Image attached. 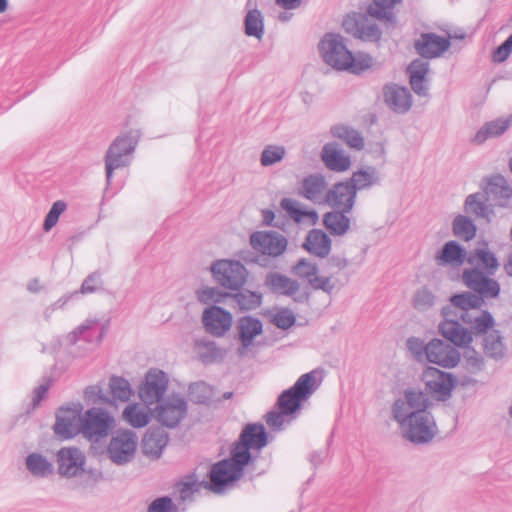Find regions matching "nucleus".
I'll return each mask as SVG.
<instances>
[{
	"label": "nucleus",
	"instance_id": "60",
	"mask_svg": "<svg viewBox=\"0 0 512 512\" xmlns=\"http://www.w3.org/2000/svg\"><path fill=\"white\" fill-rule=\"evenodd\" d=\"M101 276L98 273L90 274L83 281L79 293L90 294L96 292L101 286Z\"/></svg>",
	"mask_w": 512,
	"mask_h": 512
},
{
	"label": "nucleus",
	"instance_id": "5",
	"mask_svg": "<svg viewBox=\"0 0 512 512\" xmlns=\"http://www.w3.org/2000/svg\"><path fill=\"white\" fill-rule=\"evenodd\" d=\"M319 381L317 380V372L311 371L301 375L295 384L285 390L278 398L279 409L284 413L291 415L296 412L302 402L317 390Z\"/></svg>",
	"mask_w": 512,
	"mask_h": 512
},
{
	"label": "nucleus",
	"instance_id": "25",
	"mask_svg": "<svg viewBox=\"0 0 512 512\" xmlns=\"http://www.w3.org/2000/svg\"><path fill=\"white\" fill-rule=\"evenodd\" d=\"M468 258L466 249L456 241H448L435 254V262L438 266L458 268Z\"/></svg>",
	"mask_w": 512,
	"mask_h": 512
},
{
	"label": "nucleus",
	"instance_id": "55",
	"mask_svg": "<svg viewBox=\"0 0 512 512\" xmlns=\"http://www.w3.org/2000/svg\"><path fill=\"white\" fill-rule=\"evenodd\" d=\"M356 35L366 41H377L381 32L375 23L361 21L356 24Z\"/></svg>",
	"mask_w": 512,
	"mask_h": 512
},
{
	"label": "nucleus",
	"instance_id": "1",
	"mask_svg": "<svg viewBox=\"0 0 512 512\" xmlns=\"http://www.w3.org/2000/svg\"><path fill=\"white\" fill-rule=\"evenodd\" d=\"M431 402L423 391L409 388L396 398L391 407L393 420L401 435L412 443L426 444L438 433Z\"/></svg>",
	"mask_w": 512,
	"mask_h": 512
},
{
	"label": "nucleus",
	"instance_id": "52",
	"mask_svg": "<svg viewBox=\"0 0 512 512\" xmlns=\"http://www.w3.org/2000/svg\"><path fill=\"white\" fill-rule=\"evenodd\" d=\"M286 155V149L280 145L266 146L260 157V163L264 167L272 166L283 160Z\"/></svg>",
	"mask_w": 512,
	"mask_h": 512
},
{
	"label": "nucleus",
	"instance_id": "20",
	"mask_svg": "<svg viewBox=\"0 0 512 512\" xmlns=\"http://www.w3.org/2000/svg\"><path fill=\"white\" fill-rule=\"evenodd\" d=\"M425 356L430 363L444 368H453L460 361V353L440 339H432L425 346Z\"/></svg>",
	"mask_w": 512,
	"mask_h": 512
},
{
	"label": "nucleus",
	"instance_id": "16",
	"mask_svg": "<svg viewBox=\"0 0 512 512\" xmlns=\"http://www.w3.org/2000/svg\"><path fill=\"white\" fill-rule=\"evenodd\" d=\"M231 459L222 460L212 466L210 471V481L212 489L220 492L223 487L229 483L239 479L242 475L243 468L248 463H240L234 457V450L231 453Z\"/></svg>",
	"mask_w": 512,
	"mask_h": 512
},
{
	"label": "nucleus",
	"instance_id": "43",
	"mask_svg": "<svg viewBox=\"0 0 512 512\" xmlns=\"http://www.w3.org/2000/svg\"><path fill=\"white\" fill-rule=\"evenodd\" d=\"M333 137L345 142L351 149L360 151L364 148L365 142L361 133L346 125H335L331 128Z\"/></svg>",
	"mask_w": 512,
	"mask_h": 512
},
{
	"label": "nucleus",
	"instance_id": "14",
	"mask_svg": "<svg viewBox=\"0 0 512 512\" xmlns=\"http://www.w3.org/2000/svg\"><path fill=\"white\" fill-rule=\"evenodd\" d=\"M156 420L168 428L177 427L187 415V402L180 395H170L156 404Z\"/></svg>",
	"mask_w": 512,
	"mask_h": 512
},
{
	"label": "nucleus",
	"instance_id": "36",
	"mask_svg": "<svg viewBox=\"0 0 512 512\" xmlns=\"http://www.w3.org/2000/svg\"><path fill=\"white\" fill-rule=\"evenodd\" d=\"M486 194L491 195L500 207H508L512 198V187L501 176H494L489 179L486 188Z\"/></svg>",
	"mask_w": 512,
	"mask_h": 512
},
{
	"label": "nucleus",
	"instance_id": "61",
	"mask_svg": "<svg viewBox=\"0 0 512 512\" xmlns=\"http://www.w3.org/2000/svg\"><path fill=\"white\" fill-rule=\"evenodd\" d=\"M84 396L87 402L91 404L109 401L108 397L102 393V389L97 385L87 387L84 391Z\"/></svg>",
	"mask_w": 512,
	"mask_h": 512
},
{
	"label": "nucleus",
	"instance_id": "21",
	"mask_svg": "<svg viewBox=\"0 0 512 512\" xmlns=\"http://www.w3.org/2000/svg\"><path fill=\"white\" fill-rule=\"evenodd\" d=\"M262 331L263 325L258 318L251 316L239 318L236 324V339L240 343L237 348L238 355L244 356L254 346L255 338L261 335Z\"/></svg>",
	"mask_w": 512,
	"mask_h": 512
},
{
	"label": "nucleus",
	"instance_id": "27",
	"mask_svg": "<svg viewBox=\"0 0 512 512\" xmlns=\"http://www.w3.org/2000/svg\"><path fill=\"white\" fill-rule=\"evenodd\" d=\"M385 103L396 113L407 112L412 105L409 90L396 84L386 85L383 90Z\"/></svg>",
	"mask_w": 512,
	"mask_h": 512
},
{
	"label": "nucleus",
	"instance_id": "15",
	"mask_svg": "<svg viewBox=\"0 0 512 512\" xmlns=\"http://www.w3.org/2000/svg\"><path fill=\"white\" fill-rule=\"evenodd\" d=\"M267 443L266 432L261 424H249L243 430L239 442L233 448L234 457L240 463L251 459L250 449H261Z\"/></svg>",
	"mask_w": 512,
	"mask_h": 512
},
{
	"label": "nucleus",
	"instance_id": "63",
	"mask_svg": "<svg viewBox=\"0 0 512 512\" xmlns=\"http://www.w3.org/2000/svg\"><path fill=\"white\" fill-rule=\"evenodd\" d=\"M51 387V381L49 379H44L32 393V405L33 408H36L40 405L41 401L46 397L48 390Z\"/></svg>",
	"mask_w": 512,
	"mask_h": 512
},
{
	"label": "nucleus",
	"instance_id": "49",
	"mask_svg": "<svg viewBox=\"0 0 512 512\" xmlns=\"http://www.w3.org/2000/svg\"><path fill=\"white\" fill-rule=\"evenodd\" d=\"M400 2L401 0H373V4L369 8V13L377 19L392 22L394 17L392 11L393 7Z\"/></svg>",
	"mask_w": 512,
	"mask_h": 512
},
{
	"label": "nucleus",
	"instance_id": "32",
	"mask_svg": "<svg viewBox=\"0 0 512 512\" xmlns=\"http://www.w3.org/2000/svg\"><path fill=\"white\" fill-rule=\"evenodd\" d=\"M152 405H146L143 402H133L128 404L122 411V419L133 428H143L147 426L152 419Z\"/></svg>",
	"mask_w": 512,
	"mask_h": 512
},
{
	"label": "nucleus",
	"instance_id": "34",
	"mask_svg": "<svg viewBox=\"0 0 512 512\" xmlns=\"http://www.w3.org/2000/svg\"><path fill=\"white\" fill-rule=\"evenodd\" d=\"M464 211L467 214H473L478 218H483L488 222H490L494 216L493 209L488 204L486 191L469 194L464 201Z\"/></svg>",
	"mask_w": 512,
	"mask_h": 512
},
{
	"label": "nucleus",
	"instance_id": "8",
	"mask_svg": "<svg viewBox=\"0 0 512 512\" xmlns=\"http://www.w3.org/2000/svg\"><path fill=\"white\" fill-rule=\"evenodd\" d=\"M422 381L425 386L424 394L437 401H446L452 396V391L457 385L456 377L435 367H427L422 373Z\"/></svg>",
	"mask_w": 512,
	"mask_h": 512
},
{
	"label": "nucleus",
	"instance_id": "12",
	"mask_svg": "<svg viewBox=\"0 0 512 512\" xmlns=\"http://www.w3.org/2000/svg\"><path fill=\"white\" fill-rule=\"evenodd\" d=\"M56 464L59 476L66 479L81 477L86 471V456L78 447H62L56 453Z\"/></svg>",
	"mask_w": 512,
	"mask_h": 512
},
{
	"label": "nucleus",
	"instance_id": "31",
	"mask_svg": "<svg viewBox=\"0 0 512 512\" xmlns=\"http://www.w3.org/2000/svg\"><path fill=\"white\" fill-rule=\"evenodd\" d=\"M168 443V435L160 428L148 429L143 436L141 448L145 456L157 459Z\"/></svg>",
	"mask_w": 512,
	"mask_h": 512
},
{
	"label": "nucleus",
	"instance_id": "3",
	"mask_svg": "<svg viewBox=\"0 0 512 512\" xmlns=\"http://www.w3.org/2000/svg\"><path fill=\"white\" fill-rule=\"evenodd\" d=\"M450 305L442 308L444 321L439 325L441 335L456 346H465L472 342V334L453 317L452 309L459 310V315L472 309L481 308L483 299L472 292H462L450 298Z\"/></svg>",
	"mask_w": 512,
	"mask_h": 512
},
{
	"label": "nucleus",
	"instance_id": "51",
	"mask_svg": "<svg viewBox=\"0 0 512 512\" xmlns=\"http://www.w3.org/2000/svg\"><path fill=\"white\" fill-rule=\"evenodd\" d=\"M436 297L427 287L417 289L412 297V305L418 311H427L434 306Z\"/></svg>",
	"mask_w": 512,
	"mask_h": 512
},
{
	"label": "nucleus",
	"instance_id": "2",
	"mask_svg": "<svg viewBox=\"0 0 512 512\" xmlns=\"http://www.w3.org/2000/svg\"><path fill=\"white\" fill-rule=\"evenodd\" d=\"M318 49L323 62L337 71L360 74L374 65V60L369 54H353L339 34H326L319 42Z\"/></svg>",
	"mask_w": 512,
	"mask_h": 512
},
{
	"label": "nucleus",
	"instance_id": "9",
	"mask_svg": "<svg viewBox=\"0 0 512 512\" xmlns=\"http://www.w3.org/2000/svg\"><path fill=\"white\" fill-rule=\"evenodd\" d=\"M210 271L214 280L229 290H239L247 278V270L239 261L217 260L212 263Z\"/></svg>",
	"mask_w": 512,
	"mask_h": 512
},
{
	"label": "nucleus",
	"instance_id": "38",
	"mask_svg": "<svg viewBox=\"0 0 512 512\" xmlns=\"http://www.w3.org/2000/svg\"><path fill=\"white\" fill-rule=\"evenodd\" d=\"M304 247L309 253L324 258L330 253L331 239L322 230L313 229L308 233Z\"/></svg>",
	"mask_w": 512,
	"mask_h": 512
},
{
	"label": "nucleus",
	"instance_id": "42",
	"mask_svg": "<svg viewBox=\"0 0 512 512\" xmlns=\"http://www.w3.org/2000/svg\"><path fill=\"white\" fill-rule=\"evenodd\" d=\"M244 32L248 37H254L262 40L264 36V16L262 12L255 8H248L244 18Z\"/></svg>",
	"mask_w": 512,
	"mask_h": 512
},
{
	"label": "nucleus",
	"instance_id": "17",
	"mask_svg": "<svg viewBox=\"0 0 512 512\" xmlns=\"http://www.w3.org/2000/svg\"><path fill=\"white\" fill-rule=\"evenodd\" d=\"M201 321L206 332L214 337H223L233 325L232 314L224 308L212 305L204 309Z\"/></svg>",
	"mask_w": 512,
	"mask_h": 512
},
{
	"label": "nucleus",
	"instance_id": "41",
	"mask_svg": "<svg viewBox=\"0 0 512 512\" xmlns=\"http://www.w3.org/2000/svg\"><path fill=\"white\" fill-rule=\"evenodd\" d=\"M348 212L335 210L328 212L323 217V223L330 233L343 236L350 229V218L346 215Z\"/></svg>",
	"mask_w": 512,
	"mask_h": 512
},
{
	"label": "nucleus",
	"instance_id": "47",
	"mask_svg": "<svg viewBox=\"0 0 512 512\" xmlns=\"http://www.w3.org/2000/svg\"><path fill=\"white\" fill-rule=\"evenodd\" d=\"M228 298L233 299L240 310L256 309L261 305L262 302V295L260 293L249 290L230 294Z\"/></svg>",
	"mask_w": 512,
	"mask_h": 512
},
{
	"label": "nucleus",
	"instance_id": "64",
	"mask_svg": "<svg viewBox=\"0 0 512 512\" xmlns=\"http://www.w3.org/2000/svg\"><path fill=\"white\" fill-rule=\"evenodd\" d=\"M512 52V35L502 43L493 53L494 62H504Z\"/></svg>",
	"mask_w": 512,
	"mask_h": 512
},
{
	"label": "nucleus",
	"instance_id": "50",
	"mask_svg": "<svg viewBox=\"0 0 512 512\" xmlns=\"http://www.w3.org/2000/svg\"><path fill=\"white\" fill-rule=\"evenodd\" d=\"M281 208L296 222H301L305 217L312 216L315 213L304 209L303 205L291 198L281 200Z\"/></svg>",
	"mask_w": 512,
	"mask_h": 512
},
{
	"label": "nucleus",
	"instance_id": "40",
	"mask_svg": "<svg viewBox=\"0 0 512 512\" xmlns=\"http://www.w3.org/2000/svg\"><path fill=\"white\" fill-rule=\"evenodd\" d=\"M265 284L277 294L292 296L299 290V284L291 278L277 272L269 273Z\"/></svg>",
	"mask_w": 512,
	"mask_h": 512
},
{
	"label": "nucleus",
	"instance_id": "57",
	"mask_svg": "<svg viewBox=\"0 0 512 512\" xmlns=\"http://www.w3.org/2000/svg\"><path fill=\"white\" fill-rule=\"evenodd\" d=\"M199 489V484L194 479L190 478L185 481L179 482L177 484V491L179 494V499L182 502H187L192 500V496Z\"/></svg>",
	"mask_w": 512,
	"mask_h": 512
},
{
	"label": "nucleus",
	"instance_id": "45",
	"mask_svg": "<svg viewBox=\"0 0 512 512\" xmlns=\"http://www.w3.org/2000/svg\"><path fill=\"white\" fill-rule=\"evenodd\" d=\"M506 346L503 342V337L498 331H492L486 335L484 339V352L485 354L494 359L500 360L506 355Z\"/></svg>",
	"mask_w": 512,
	"mask_h": 512
},
{
	"label": "nucleus",
	"instance_id": "62",
	"mask_svg": "<svg viewBox=\"0 0 512 512\" xmlns=\"http://www.w3.org/2000/svg\"><path fill=\"white\" fill-rule=\"evenodd\" d=\"M289 415L284 413L282 410L280 412L271 411L266 416L267 424L270 428L274 430L282 429L283 425L287 422V417Z\"/></svg>",
	"mask_w": 512,
	"mask_h": 512
},
{
	"label": "nucleus",
	"instance_id": "28",
	"mask_svg": "<svg viewBox=\"0 0 512 512\" xmlns=\"http://www.w3.org/2000/svg\"><path fill=\"white\" fill-rule=\"evenodd\" d=\"M467 262L470 265L469 268H478L490 274H495L500 266L496 255L488 248L486 243L475 248L468 255Z\"/></svg>",
	"mask_w": 512,
	"mask_h": 512
},
{
	"label": "nucleus",
	"instance_id": "58",
	"mask_svg": "<svg viewBox=\"0 0 512 512\" xmlns=\"http://www.w3.org/2000/svg\"><path fill=\"white\" fill-rule=\"evenodd\" d=\"M295 315L289 309H282L273 316V323L280 329H288L295 323Z\"/></svg>",
	"mask_w": 512,
	"mask_h": 512
},
{
	"label": "nucleus",
	"instance_id": "53",
	"mask_svg": "<svg viewBox=\"0 0 512 512\" xmlns=\"http://www.w3.org/2000/svg\"><path fill=\"white\" fill-rule=\"evenodd\" d=\"M67 204L63 200H57L54 202L47 213L44 223L43 230L49 232L58 222L59 217L66 211Z\"/></svg>",
	"mask_w": 512,
	"mask_h": 512
},
{
	"label": "nucleus",
	"instance_id": "29",
	"mask_svg": "<svg viewBox=\"0 0 512 512\" xmlns=\"http://www.w3.org/2000/svg\"><path fill=\"white\" fill-rule=\"evenodd\" d=\"M428 72L429 63L423 59H416L408 66L410 85L419 96H426L428 94Z\"/></svg>",
	"mask_w": 512,
	"mask_h": 512
},
{
	"label": "nucleus",
	"instance_id": "37",
	"mask_svg": "<svg viewBox=\"0 0 512 512\" xmlns=\"http://www.w3.org/2000/svg\"><path fill=\"white\" fill-rule=\"evenodd\" d=\"M348 182H350V185L354 187V191L357 193V191L370 189L379 184L380 173L373 166H365L353 172Z\"/></svg>",
	"mask_w": 512,
	"mask_h": 512
},
{
	"label": "nucleus",
	"instance_id": "54",
	"mask_svg": "<svg viewBox=\"0 0 512 512\" xmlns=\"http://www.w3.org/2000/svg\"><path fill=\"white\" fill-rule=\"evenodd\" d=\"M185 508H180L168 496H163L153 500L147 507L146 512H181Z\"/></svg>",
	"mask_w": 512,
	"mask_h": 512
},
{
	"label": "nucleus",
	"instance_id": "18",
	"mask_svg": "<svg viewBox=\"0 0 512 512\" xmlns=\"http://www.w3.org/2000/svg\"><path fill=\"white\" fill-rule=\"evenodd\" d=\"M252 248L270 257L282 255L287 248V239L275 231H257L250 236Z\"/></svg>",
	"mask_w": 512,
	"mask_h": 512
},
{
	"label": "nucleus",
	"instance_id": "59",
	"mask_svg": "<svg viewBox=\"0 0 512 512\" xmlns=\"http://www.w3.org/2000/svg\"><path fill=\"white\" fill-rule=\"evenodd\" d=\"M78 293V291H73L62 295L59 299L45 308L43 313L44 317L49 319L56 310L63 309L72 298L78 295Z\"/></svg>",
	"mask_w": 512,
	"mask_h": 512
},
{
	"label": "nucleus",
	"instance_id": "33",
	"mask_svg": "<svg viewBox=\"0 0 512 512\" xmlns=\"http://www.w3.org/2000/svg\"><path fill=\"white\" fill-rule=\"evenodd\" d=\"M25 468L32 477L37 479H45L54 474L53 462L38 451L31 452L26 456Z\"/></svg>",
	"mask_w": 512,
	"mask_h": 512
},
{
	"label": "nucleus",
	"instance_id": "44",
	"mask_svg": "<svg viewBox=\"0 0 512 512\" xmlns=\"http://www.w3.org/2000/svg\"><path fill=\"white\" fill-rule=\"evenodd\" d=\"M230 296V293L224 292L218 287L202 285L195 290V297L197 301L204 305H216L224 303L225 299Z\"/></svg>",
	"mask_w": 512,
	"mask_h": 512
},
{
	"label": "nucleus",
	"instance_id": "22",
	"mask_svg": "<svg viewBox=\"0 0 512 512\" xmlns=\"http://www.w3.org/2000/svg\"><path fill=\"white\" fill-rule=\"evenodd\" d=\"M294 275L306 279L309 284L318 290L330 293L334 289V284L329 277L319 276L317 265L307 259H301L293 267Z\"/></svg>",
	"mask_w": 512,
	"mask_h": 512
},
{
	"label": "nucleus",
	"instance_id": "56",
	"mask_svg": "<svg viewBox=\"0 0 512 512\" xmlns=\"http://www.w3.org/2000/svg\"><path fill=\"white\" fill-rule=\"evenodd\" d=\"M469 345L470 343L465 346H462L463 348H465L463 358L470 371L472 373H477L483 368V359L481 355L474 349L470 348Z\"/></svg>",
	"mask_w": 512,
	"mask_h": 512
},
{
	"label": "nucleus",
	"instance_id": "24",
	"mask_svg": "<svg viewBox=\"0 0 512 512\" xmlns=\"http://www.w3.org/2000/svg\"><path fill=\"white\" fill-rule=\"evenodd\" d=\"M321 160L327 169L344 173L351 168V157L335 142L326 143L321 150Z\"/></svg>",
	"mask_w": 512,
	"mask_h": 512
},
{
	"label": "nucleus",
	"instance_id": "46",
	"mask_svg": "<svg viewBox=\"0 0 512 512\" xmlns=\"http://www.w3.org/2000/svg\"><path fill=\"white\" fill-rule=\"evenodd\" d=\"M452 230L456 237L464 241H470L475 237L477 228L472 219L466 215L459 214L452 222Z\"/></svg>",
	"mask_w": 512,
	"mask_h": 512
},
{
	"label": "nucleus",
	"instance_id": "19",
	"mask_svg": "<svg viewBox=\"0 0 512 512\" xmlns=\"http://www.w3.org/2000/svg\"><path fill=\"white\" fill-rule=\"evenodd\" d=\"M356 192L348 180L332 185L325 194L324 204L342 212H351L356 202Z\"/></svg>",
	"mask_w": 512,
	"mask_h": 512
},
{
	"label": "nucleus",
	"instance_id": "10",
	"mask_svg": "<svg viewBox=\"0 0 512 512\" xmlns=\"http://www.w3.org/2000/svg\"><path fill=\"white\" fill-rule=\"evenodd\" d=\"M493 275L478 268H465L462 282L482 299H495L499 296L501 288L499 282L492 278Z\"/></svg>",
	"mask_w": 512,
	"mask_h": 512
},
{
	"label": "nucleus",
	"instance_id": "7",
	"mask_svg": "<svg viewBox=\"0 0 512 512\" xmlns=\"http://www.w3.org/2000/svg\"><path fill=\"white\" fill-rule=\"evenodd\" d=\"M114 426L115 419L111 413L102 408L93 407L82 415L81 435L91 442H99Z\"/></svg>",
	"mask_w": 512,
	"mask_h": 512
},
{
	"label": "nucleus",
	"instance_id": "11",
	"mask_svg": "<svg viewBox=\"0 0 512 512\" xmlns=\"http://www.w3.org/2000/svg\"><path fill=\"white\" fill-rule=\"evenodd\" d=\"M168 383V376L163 371L150 369L138 387V397L146 405H156L164 399Z\"/></svg>",
	"mask_w": 512,
	"mask_h": 512
},
{
	"label": "nucleus",
	"instance_id": "4",
	"mask_svg": "<svg viewBox=\"0 0 512 512\" xmlns=\"http://www.w3.org/2000/svg\"><path fill=\"white\" fill-rule=\"evenodd\" d=\"M139 137V131L131 130L117 136L109 145L104 158L108 184L111 182L115 170L131 164Z\"/></svg>",
	"mask_w": 512,
	"mask_h": 512
},
{
	"label": "nucleus",
	"instance_id": "39",
	"mask_svg": "<svg viewBox=\"0 0 512 512\" xmlns=\"http://www.w3.org/2000/svg\"><path fill=\"white\" fill-rule=\"evenodd\" d=\"M98 326V319L88 318L67 335V341L70 344H75L79 339L83 338L89 342L99 343L103 337V330L99 331L95 338H93L91 334L93 331L98 329Z\"/></svg>",
	"mask_w": 512,
	"mask_h": 512
},
{
	"label": "nucleus",
	"instance_id": "13",
	"mask_svg": "<svg viewBox=\"0 0 512 512\" xmlns=\"http://www.w3.org/2000/svg\"><path fill=\"white\" fill-rule=\"evenodd\" d=\"M82 410L83 406L80 403L61 407L56 413L54 433L62 439H69L81 434Z\"/></svg>",
	"mask_w": 512,
	"mask_h": 512
},
{
	"label": "nucleus",
	"instance_id": "23",
	"mask_svg": "<svg viewBox=\"0 0 512 512\" xmlns=\"http://www.w3.org/2000/svg\"><path fill=\"white\" fill-rule=\"evenodd\" d=\"M512 125V115L501 116L485 122L471 137L473 145L480 146L490 139L502 136Z\"/></svg>",
	"mask_w": 512,
	"mask_h": 512
},
{
	"label": "nucleus",
	"instance_id": "48",
	"mask_svg": "<svg viewBox=\"0 0 512 512\" xmlns=\"http://www.w3.org/2000/svg\"><path fill=\"white\" fill-rule=\"evenodd\" d=\"M109 388L113 398L121 402H128L133 395V390L129 381L122 377H111L109 381Z\"/></svg>",
	"mask_w": 512,
	"mask_h": 512
},
{
	"label": "nucleus",
	"instance_id": "26",
	"mask_svg": "<svg viewBox=\"0 0 512 512\" xmlns=\"http://www.w3.org/2000/svg\"><path fill=\"white\" fill-rule=\"evenodd\" d=\"M450 46V41L433 33L423 34L415 42L417 52L425 58H435L445 52Z\"/></svg>",
	"mask_w": 512,
	"mask_h": 512
},
{
	"label": "nucleus",
	"instance_id": "6",
	"mask_svg": "<svg viewBox=\"0 0 512 512\" xmlns=\"http://www.w3.org/2000/svg\"><path fill=\"white\" fill-rule=\"evenodd\" d=\"M139 438L130 429H118L115 431L106 448L108 459L117 466L131 463L137 452Z\"/></svg>",
	"mask_w": 512,
	"mask_h": 512
},
{
	"label": "nucleus",
	"instance_id": "30",
	"mask_svg": "<svg viewBox=\"0 0 512 512\" xmlns=\"http://www.w3.org/2000/svg\"><path fill=\"white\" fill-rule=\"evenodd\" d=\"M326 192V178L320 173L311 174L305 177L301 183L302 196L314 203H324Z\"/></svg>",
	"mask_w": 512,
	"mask_h": 512
},
{
	"label": "nucleus",
	"instance_id": "35",
	"mask_svg": "<svg viewBox=\"0 0 512 512\" xmlns=\"http://www.w3.org/2000/svg\"><path fill=\"white\" fill-rule=\"evenodd\" d=\"M457 318H460L464 323L468 324L472 330L480 334L486 333L495 324L491 313L486 310H481V308L461 313V315H457Z\"/></svg>",
	"mask_w": 512,
	"mask_h": 512
}]
</instances>
